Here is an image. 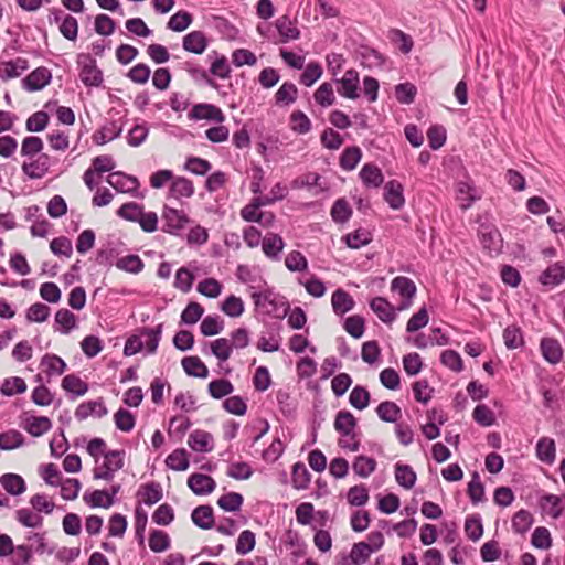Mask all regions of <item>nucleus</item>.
<instances>
[{"label": "nucleus", "instance_id": "obj_22", "mask_svg": "<svg viewBox=\"0 0 565 565\" xmlns=\"http://www.w3.org/2000/svg\"><path fill=\"white\" fill-rule=\"evenodd\" d=\"M331 305L335 315L343 316L353 309L355 302L349 292L343 289H337L332 294Z\"/></svg>", "mask_w": 565, "mask_h": 565}, {"label": "nucleus", "instance_id": "obj_19", "mask_svg": "<svg viewBox=\"0 0 565 565\" xmlns=\"http://www.w3.org/2000/svg\"><path fill=\"white\" fill-rule=\"evenodd\" d=\"M189 447L198 452H210L213 449V437L210 433L196 429L188 439Z\"/></svg>", "mask_w": 565, "mask_h": 565}, {"label": "nucleus", "instance_id": "obj_36", "mask_svg": "<svg viewBox=\"0 0 565 565\" xmlns=\"http://www.w3.org/2000/svg\"><path fill=\"white\" fill-rule=\"evenodd\" d=\"M536 456L545 463H553L556 456L554 440L547 437L541 438L536 444Z\"/></svg>", "mask_w": 565, "mask_h": 565}, {"label": "nucleus", "instance_id": "obj_39", "mask_svg": "<svg viewBox=\"0 0 565 565\" xmlns=\"http://www.w3.org/2000/svg\"><path fill=\"white\" fill-rule=\"evenodd\" d=\"M362 158V151L359 147H348L343 150L340 157V167L345 171H351L356 168Z\"/></svg>", "mask_w": 565, "mask_h": 565}, {"label": "nucleus", "instance_id": "obj_44", "mask_svg": "<svg viewBox=\"0 0 565 565\" xmlns=\"http://www.w3.org/2000/svg\"><path fill=\"white\" fill-rule=\"evenodd\" d=\"M343 239L348 247L352 249H359L365 245H367L371 241V233L366 230L359 228L352 233L347 234Z\"/></svg>", "mask_w": 565, "mask_h": 565}, {"label": "nucleus", "instance_id": "obj_63", "mask_svg": "<svg viewBox=\"0 0 565 565\" xmlns=\"http://www.w3.org/2000/svg\"><path fill=\"white\" fill-rule=\"evenodd\" d=\"M350 404L356 409H364L370 404V393L363 386H355L349 396Z\"/></svg>", "mask_w": 565, "mask_h": 565}, {"label": "nucleus", "instance_id": "obj_18", "mask_svg": "<svg viewBox=\"0 0 565 565\" xmlns=\"http://www.w3.org/2000/svg\"><path fill=\"white\" fill-rule=\"evenodd\" d=\"M370 307L384 323H391L396 319L395 308L383 297L373 298Z\"/></svg>", "mask_w": 565, "mask_h": 565}, {"label": "nucleus", "instance_id": "obj_48", "mask_svg": "<svg viewBox=\"0 0 565 565\" xmlns=\"http://www.w3.org/2000/svg\"><path fill=\"white\" fill-rule=\"evenodd\" d=\"M372 553L373 552L369 543L359 542L353 544L349 557L352 565H362L370 558Z\"/></svg>", "mask_w": 565, "mask_h": 565}, {"label": "nucleus", "instance_id": "obj_62", "mask_svg": "<svg viewBox=\"0 0 565 565\" xmlns=\"http://www.w3.org/2000/svg\"><path fill=\"white\" fill-rule=\"evenodd\" d=\"M61 495L64 500L72 501L78 497L82 484L78 479L67 478L65 480H61Z\"/></svg>", "mask_w": 565, "mask_h": 565}, {"label": "nucleus", "instance_id": "obj_45", "mask_svg": "<svg viewBox=\"0 0 565 565\" xmlns=\"http://www.w3.org/2000/svg\"><path fill=\"white\" fill-rule=\"evenodd\" d=\"M211 353L215 355L220 362L227 361L233 352V345H231V341L226 338H218L211 342L210 344Z\"/></svg>", "mask_w": 565, "mask_h": 565}, {"label": "nucleus", "instance_id": "obj_33", "mask_svg": "<svg viewBox=\"0 0 565 565\" xmlns=\"http://www.w3.org/2000/svg\"><path fill=\"white\" fill-rule=\"evenodd\" d=\"M0 482L4 490L12 495H20L26 489L23 478L15 473L3 475Z\"/></svg>", "mask_w": 565, "mask_h": 565}, {"label": "nucleus", "instance_id": "obj_54", "mask_svg": "<svg viewBox=\"0 0 565 565\" xmlns=\"http://www.w3.org/2000/svg\"><path fill=\"white\" fill-rule=\"evenodd\" d=\"M143 262L138 255H127L116 262V267L120 270L139 274L143 269Z\"/></svg>", "mask_w": 565, "mask_h": 565}, {"label": "nucleus", "instance_id": "obj_27", "mask_svg": "<svg viewBox=\"0 0 565 565\" xmlns=\"http://www.w3.org/2000/svg\"><path fill=\"white\" fill-rule=\"evenodd\" d=\"M541 351L543 358L552 364H556L561 361L563 350L557 340L552 338H543L541 341Z\"/></svg>", "mask_w": 565, "mask_h": 565}, {"label": "nucleus", "instance_id": "obj_41", "mask_svg": "<svg viewBox=\"0 0 565 565\" xmlns=\"http://www.w3.org/2000/svg\"><path fill=\"white\" fill-rule=\"evenodd\" d=\"M167 466L174 471H184L189 468L188 452L184 448L172 451L166 459Z\"/></svg>", "mask_w": 565, "mask_h": 565}, {"label": "nucleus", "instance_id": "obj_49", "mask_svg": "<svg viewBox=\"0 0 565 565\" xmlns=\"http://www.w3.org/2000/svg\"><path fill=\"white\" fill-rule=\"evenodd\" d=\"M55 323L60 327L57 330L67 334L76 327V317L68 309H60L55 313Z\"/></svg>", "mask_w": 565, "mask_h": 565}, {"label": "nucleus", "instance_id": "obj_51", "mask_svg": "<svg viewBox=\"0 0 565 565\" xmlns=\"http://www.w3.org/2000/svg\"><path fill=\"white\" fill-rule=\"evenodd\" d=\"M243 495L237 492H228L217 500V505L226 512L239 511L243 504Z\"/></svg>", "mask_w": 565, "mask_h": 565}, {"label": "nucleus", "instance_id": "obj_28", "mask_svg": "<svg viewBox=\"0 0 565 565\" xmlns=\"http://www.w3.org/2000/svg\"><path fill=\"white\" fill-rule=\"evenodd\" d=\"M181 364L184 372L190 376L205 379L209 375L207 366L199 356H185L182 359Z\"/></svg>", "mask_w": 565, "mask_h": 565}, {"label": "nucleus", "instance_id": "obj_6", "mask_svg": "<svg viewBox=\"0 0 565 565\" xmlns=\"http://www.w3.org/2000/svg\"><path fill=\"white\" fill-rule=\"evenodd\" d=\"M107 182L118 192L129 193L136 198L143 195L138 193L139 181L136 177L126 174L124 172H113L107 177Z\"/></svg>", "mask_w": 565, "mask_h": 565}, {"label": "nucleus", "instance_id": "obj_42", "mask_svg": "<svg viewBox=\"0 0 565 565\" xmlns=\"http://www.w3.org/2000/svg\"><path fill=\"white\" fill-rule=\"evenodd\" d=\"M139 494L146 505H153L162 499V488L158 482H149L141 487Z\"/></svg>", "mask_w": 565, "mask_h": 565}, {"label": "nucleus", "instance_id": "obj_53", "mask_svg": "<svg viewBox=\"0 0 565 565\" xmlns=\"http://www.w3.org/2000/svg\"><path fill=\"white\" fill-rule=\"evenodd\" d=\"M114 422L116 428L125 433L131 431L136 425V418L134 414L125 408H119L114 414Z\"/></svg>", "mask_w": 565, "mask_h": 565}, {"label": "nucleus", "instance_id": "obj_3", "mask_svg": "<svg viewBox=\"0 0 565 565\" xmlns=\"http://www.w3.org/2000/svg\"><path fill=\"white\" fill-rule=\"evenodd\" d=\"M77 64L81 67L79 77L85 86L99 87L103 84V72L89 54H79Z\"/></svg>", "mask_w": 565, "mask_h": 565}, {"label": "nucleus", "instance_id": "obj_23", "mask_svg": "<svg viewBox=\"0 0 565 565\" xmlns=\"http://www.w3.org/2000/svg\"><path fill=\"white\" fill-rule=\"evenodd\" d=\"M194 194L193 182L184 177H177L171 180L169 195L174 199L191 198Z\"/></svg>", "mask_w": 565, "mask_h": 565}, {"label": "nucleus", "instance_id": "obj_32", "mask_svg": "<svg viewBox=\"0 0 565 565\" xmlns=\"http://www.w3.org/2000/svg\"><path fill=\"white\" fill-rule=\"evenodd\" d=\"M376 414L385 423H396L402 415V411L396 403L385 401L379 404Z\"/></svg>", "mask_w": 565, "mask_h": 565}, {"label": "nucleus", "instance_id": "obj_56", "mask_svg": "<svg viewBox=\"0 0 565 565\" xmlns=\"http://www.w3.org/2000/svg\"><path fill=\"white\" fill-rule=\"evenodd\" d=\"M193 21L192 14L186 11L175 12L168 21V29L174 32H182L186 30Z\"/></svg>", "mask_w": 565, "mask_h": 565}, {"label": "nucleus", "instance_id": "obj_16", "mask_svg": "<svg viewBox=\"0 0 565 565\" xmlns=\"http://www.w3.org/2000/svg\"><path fill=\"white\" fill-rule=\"evenodd\" d=\"M250 296L255 306L267 313L276 311L279 306V297L271 289L253 291Z\"/></svg>", "mask_w": 565, "mask_h": 565}, {"label": "nucleus", "instance_id": "obj_24", "mask_svg": "<svg viewBox=\"0 0 565 565\" xmlns=\"http://www.w3.org/2000/svg\"><path fill=\"white\" fill-rule=\"evenodd\" d=\"M192 522L202 530H210L214 526V514L211 505H199L191 514Z\"/></svg>", "mask_w": 565, "mask_h": 565}, {"label": "nucleus", "instance_id": "obj_52", "mask_svg": "<svg viewBox=\"0 0 565 565\" xmlns=\"http://www.w3.org/2000/svg\"><path fill=\"white\" fill-rule=\"evenodd\" d=\"M41 365L45 366V372L49 375H61L66 370V363L64 360L55 354H45L41 360Z\"/></svg>", "mask_w": 565, "mask_h": 565}, {"label": "nucleus", "instance_id": "obj_15", "mask_svg": "<svg viewBox=\"0 0 565 565\" xmlns=\"http://www.w3.org/2000/svg\"><path fill=\"white\" fill-rule=\"evenodd\" d=\"M188 486L196 495H206L214 491L216 483L207 475L193 473L188 479Z\"/></svg>", "mask_w": 565, "mask_h": 565}, {"label": "nucleus", "instance_id": "obj_55", "mask_svg": "<svg viewBox=\"0 0 565 565\" xmlns=\"http://www.w3.org/2000/svg\"><path fill=\"white\" fill-rule=\"evenodd\" d=\"M457 198L461 201V209H469L472 203L479 199L476 194V190L467 182H460L457 186Z\"/></svg>", "mask_w": 565, "mask_h": 565}, {"label": "nucleus", "instance_id": "obj_57", "mask_svg": "<svg viewBox=\"0 0 565 565\" xmlns=\"http://www.w3.org/2000/svg\"><path fill=\"white\" fill-rule=\"evenodd\" d=\"M233 391V384L226 379L214 380L209 384V393L215 399L223 398L230 395Z\"/></svg>", "mask_w": 565, "mask_h": 565}, {"label": "nucleus", "instance_id": "obj_21", "mask_svg": "<svg viewBox=\"0 0 565 565\" xmlns=\"http://www.w3.org/2000/svg\"><path fill=\"white\" fill-rule=\"evenodd\" d=\"M163 324L159 323L154 328H142L140 330L141 339L143 340V348L147 353L153 354L157 352L159 342L162 337Z\"/></svg>", "mask_w": 565, "mask_h": 565}, {"label": "nucleus", "instance_id": "obj_25", "mask_svg": "<svg viewBox=\"0 0 565 565\" xmlns=\"http://www.w3.org/2000/svg\"><path fill=\"white\" fill-rule=\"evenodd\" d=\"M121 132L122 125L117 121H109L94 134L93 139L97 145H105L119 137Z\"/></svg>", "mask_w": 565, "mask_h": 565}, {"label": "nucleus", "instance_id": "obj_30", "mask_svg": "<svg viewBox=\"0 0 565 565\" xmlns=\"http://www.w3.org/2000/svg\"><path fill=\"white\" fill-rule=\"evenodd\" d=\"M83 500L90 508L108 509L115 503V500L111 499V495H108V491L106 490H94L90 493L86 492L83 495Z\"/></svg>", "mask_w": 565, "mask_h": 565}, {"label": "nucleus", "instance_id": "obj_46", "mask_svg": "<svg viewBox=\"0 0 565 565\" xmlns=\"http://www.w3.org/2000/svg\"><path fill=\"white\" fill-rule=\"evenodd\" d=\"M292 484L296 489H307L310 483V473L303 462H296L291 472Z\"/></svg>", "mask_w": 565, "mask_h": 565}, {"label": "nucleus", "instance_id": "obj_4", "mask_svg": "<svg viewBox=\"0 0 565 565\" xmlns=\"http://www.w3.org/2000/svg\"><path fill=\"white\" fill-rule=\"evenodd\" d=\"M391 290L401 297L402 300L397 307V310L403 311L412 306L413 299L417 291V287L411 278L405 276H397L391 282Z\"/></svg>", "mask_w": 565, "mask_h": 565}, {"label": "nucleus", "instance_id": "obj_29", "mask_svg": "<svg viewBox=\"0 0 565 565\" xmlns=\"http://www.w3.org/2000/svg\"><path fill=\"white\" fill-rule=\"evenodd\" d=\"M565 280V267L558 263L547 267L540 276V282L545 286H557Z\"/></svg>", "mask_w": 565, "mask_h": 565}, {"label": "nucleus", "instance_id": "obj_7", "mask_svg": "<svg viewBox=\"0 0 565 565\" xmlns=\"http://www.w3.org/2000/svg\"><path fill=\"white\" fill-rule=\"evenodd\" d=\"M189 118L192 120H212L217 124L224 121L225 116L221 108L212 105V104H196L193 106L191 111L189 113Z\"/></svg>", "mask_w": 565, "mask_h": 565}, {"label": "nucleus", "instance_id": "obj_1", "mask_svg": "<svg viewBox=\"0 0 565 565\" xmlns=\"http://www.w3.org/2000/svg\"><path fill=\"white\" fill-rule=\"evenodd\" d=\"M333 426L335 431H338L341 436L350 438L352 440V443H349L345 439H340L339 446L341 448L348 449L350 451H358L360 449V441L355 439V428L358 426V420L351 412H338L334 418Z\"/></svg>", "mask_w": 565, "mask_h": 565}, {"label": "nucleus", "instance_id": "obj_38", "mask_svg": "<svg viewBox=\"0 0 565 565\" xmlns=\"http://www.w3.org/2000/svg\"><path fill=\"white\" fill-rule=\"evenodd\" d=\"M276 28L282 38V42L296 40L299 38L300 32L295 26L294 22L287 15H282L276 20Z\"/></svg>", "mask_w": 565, "mask_h": 565}, {"label": "nucleus", "instance_id": "obj_37", "mask_svg": "<svg viewBox=\"0 0 565 565\" xmlns=\"http://www.w3.org/2000/svg\"><path fill=\"white\" fill-rule=\"evenodd\" d=\"M298 96V88L291 82H285L275 94V102L277 105H290L296 102Z\"/></svg>", "mask_w": 565, "mask_h": 565}, {"label": "nucleus", "instance_id": "obj_47", "mask_svg": "<svg viewBox=\"0 0 565 565\" xmlns=\"http://www.w3.org/2000/svg\"><path fill=\"white\" fill-rule=\"evenodd\" d=\"M352 215V209L348 201L344 199H338L331 209V216L335 223L344 224Z\"/></svg>", "mask_w": 565, "mask_h": 565}, {"label": "nucleus", "instance_id": "obj_12", "mask_svg": "<svg viewBox=\"0 0 565 565\" xmlns=\"http://www.w3.org/2000/svg\"><path fill=\"white\" fill-rule=\"evenodd\" d=\"M403 185L396 181L391 180L384 186V200L393 210H401L405 204Z\"/></svg>", "mask_w": 565, "mask_h": 565}, {"label": "nucleus", "instance_id": "obj_58", "mask_svg": "<svg viewBox=\"0 0 565 565\" xmlns=\"http://www.w3.org/2000/svg\"><path fill=\"white\" fill-rule=\"evenodd\" d=\"M26 391V384L22 377L13 376L6 379L0 387V392L4 396L21 394Z\"/></svg>", "mask_w": 565, "mask_h": 565}, {"label": "nucleus", "instance_id": "obj_50", "mask_svg": "<svg viewBox=\"0 0 565 565\" xmlns=\"http://www.w3.org/2000/svg\"><path fill=\"white\" fill-rule=\"evenodd\" d=\"M224 329V321L218 316H206L201 324V333L205 337H212L221 333Z\"/></svg>", "mask_w": 565, "mask_h": 565}, {"label": "nucleus", "instance_id": "obj_40", "mask_svg": "<svg viewBox=\"0 0 565 565\" xmlns=\"http://www.w3.org/2000/svg\"><path fill=\"white\" fill-rule=\"evenodd\" d=\"M24 444V436L15 429L0 434V449L1 450H13Z\"/></svg>", "mask_w": 565, "mask_h": 565}, {"label": "nucleus", "instance_id": "obj_43", "mask_svg": "<svg viewBox=\"0 0 565 565\" xmlns=\"http://www.w3.org/2000/svg\"><path fill=\"white\" fill-rule=\"evenodd\" d=\"M353 471L361 478H367L376 469L375 459L367 456H358L352 465Z\"/></svg>", "mask_w": 565, "mask_h": 565}, {"label": "nucleus", "instance_id": "obj_35", "mask_svg": "<svg viewBox=\"0 0 565 565\" xmlns=\"http://www.w3.org/2000/svg\"><path fill=\"white\" fill-rule=\"evenodd\" d=\"M61 386L64 391L74 394L76 397L85 395L88 391V384L76 374L64 376Z\"/></svg>", "mask_w": 565, "mask_h": 565}, {"label": "nucleus", "instance_id": "obj_31", "mask_svg": "<svg viewBox=\"0 0 565 565\" xmlns=\"http://www.w3.org/2000/svg\"><path fill=\"white\" fill-rule=\"evenodd\" d=\"M395 479L401 487L412 489L416 483L417 476L411 466L398 462L395 465Z\"/></svg>", "mask_w": 565, "mask_h": 565}, {"label": "nucleus", "instance_id": "obj_9", "mask_svg": "<svg viewBox=\"0 0 565 565\" xmlns=\"http://www.w3.org/2000/svg\"><path fill=\"white\" fill-rule=\"evenodd\" d=\"M339 83L338 93L349 99H355L359 97L358 88H359V73L350 68L348 70L341 79H338Z\"/></svg>", "mask_w": 565, "mask_h": 565}, {"label": "nucleus", "instance_id": "obj_59", "mask_svg": "<svg viewBox=\"0 0 565 565\" xmlns=\"http://www.w3.org/2000/svg\"><path fill=\"white\" fill-rule=\"evenodd\" d=\"M149 547L154 553H160L170 547L169 535L161 530H153L149 536Z\"/></svg>", "mask_w": 565, "mask_h": 565}, {"label": "nucleus", "instance_id": "obj_5", "mask_svg": "<svg viewBox=\"0 0 565 565\" xmlns=\"http://www.w3.org/2000/svg\"><path fill=\"white\" fill-rule=\"evenodd\" d=\"M162 220L163 231L172 235H179L190 222L188 215L183 211L169 206H164Z\"/></svg>", "mask_w": 565, "mask_h": 565}, {"label": "nucleus", "instance_id": "obj_34", "mask_svg": "<svg viewBox=\"0 0 565 565\" xmlns=\"http://www.w3.org/2000/svg\"><path fill=\"white\" fill-rule=\"evenodd\" d=\"M359 174L366 186L377 188L384 180L382 171L371 163L364 164Z\"/></svg>", "mask_w": 565, "mask_h": 565}, {"label": "nucleus", "instance_id": "obj_11", "mask_svg": "<svg viewBox=\"0 0 565 565\" xmlns=\"http://www.w3.org/2000/svg\"><path fill=\"white\" fill-rule=\"evenodd\" d=\"M479 238L482 246L489 252H499L502 247L500 232L492 225L482 224L479 227Z\"/></svg>", "mask_w": 565, "mask_h": 565}, {"label": "nucleus", "instance_id": "obj_2", "mask_svg": "<svg viewBox=\"0 0 565 565\" xmlns=\"http://www.w3.org/2000/svg\"><path fill=\"white\" fill-rule=\"evenodd\" d=\"M124 450H109L105 454L103 465L94 470V479L111 481L115 472L124 467Z\"/></svg>", "mask_w": 565, "mask_h": 565}, {"label": "nucleus", "instance_id": "obj_60", "mask_svg": "<svg viewBox=\"0 0 565 565\" xmlns=\"http://www.w3.org/2000/svg\"><path fill=\"white\" fill-rule=\"evenodd\" d=\"M465 532L473 542L478 541L482 536L483 525L480 515L475 514L467 516L465 522Z\"/></svg>", "mask_w": 565, "mask_h": 565}, {"label": "nucleus", "instance_id": "obj_64", "mask_svg": "<svg viewBox=\"0 0 565 565\" xmlns=\"http://www.w3.org/2000/svg\"><path fill=\"white\" fill-rule=\"evenodd\" d=\"M504 344L508 349L514 350L524 344L521 329L515 326H509L503 331Z\"/></svg>", "mask_w": 565, "mask_h": 565}, {"label": "nucleus", "instance_id": "obj_26", "mask_svg": "<svg viewBox=\"0 0 565 565\" xmlns=\"http://www.w3.org/2000/svg\"><path fill=\"white\" fill-rule=\"evenodd\" d=\"M23 427L33 437H40L52 428V423L46 416H30Z\"/></svg>", "mask_w": 565, "mask_h": 565}, {"label": "nucleus", "instance_id": "obj_8", "mask_svg": "<svg viewBox=\"0 0 565 565\" xmlns=\"http://www.w3.org/2000/svg\"><path fill=\"white\" fill-rule=\"evenodd\" d=\"M51 72L46 67H38L22 79V86L28 92H36L50 84Z\"/></svg>", "mask_w": 565, "mask_h": 565}, {"label": "nucleus", "instance_id": "obj_20", "mask_svg": "<svg viewBox=\"0 0 565 565\" xmlns=\"http://www.w3.org/2000/svg\"><path fill=\"white\" fill-rule=\"evenodd\" d=\"M207 44L209 41L202 31H192L182 41L183 49L194 54H202L206 50Z\"/></svg>", "mask_w": 565, "mask_h": 565}, {"label": "nucleus", "instance_id": "obj_17", "mask_svg": "<svg viewBox=\"0 0 565 565\" xmlns=\"http://www.w3.org/2000/svg\"><path fill=\"white\" fill-rule=\"evenodd\" d=\"M285 247L282 237L275 233H268L262 241V249L266 257L278 260Z\"/></svg>", "mask_w": 565, "mask_h": 565}, {"label": "nucleus", "instance_id": "obj_13", "mask_svg": "<svg viewBox=\"0 0 565 565\" xmlns=\"http://www.w3.org/2000/svg\"><path fill=\"white\" fill-rule=\"evenodd\" d=\"M50 169V157L46 153H41L36 159L31 162H24L22 164V171L30 179L43 178Z\"/></svg>", "mask_w": 565, "mask_h": 565}, {"label": "nucleus", "instance_id": "obj_14", "mask_svg": "<svg viewBox=\"0 0 565 565\" xmlns=\"http://www.w3.org/2000/svg\"><path fill=\"white\" fill-rule=\"evenodd\" d=\"M28 68L29 62L24 57H17L15 60L1 62L0 78L4 82L12 78H17Z\"/></svg>", "mask_w": 565, "mask_h": 565}, {"label": "nucleus", "instance_id": "obj_61", "mask_svg": "<svg viewBox=\"0 0 565 565\" xmlns=\"http://www.w3.org/2000/svg\"><path fill=\"white\" fill-rule=\"evenodd\" d=\"M369 490L364 484L353 486L349 489L347 499L353 507H362L369 501Z\"/></svg>", "mask_w": 565, "mask_h": 565}, {"label": "nucleus", "instance_id": "obj_10", "mask_svg": "<svg viewBox=\"0 0 565 565\" xmlns=\"http://www.w3.org/2000/svg\"><path fill=\"white\" fill-rule=\"evenodd\" d=\"M107 413H108L107 407L105 406V403H104L103 398L100 397L96 401L81 403L75 411V417L78 420H84L89 416H95L97 418H102V417L106 416Z\"/></svg>", "mask_w": 565, "mask_h": 565}]
</instances>
